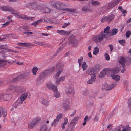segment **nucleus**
Wrapping results in <instances>:
<instances>
[{
    "label": "nucleus",
    "mask_w": 131,
    "mask_h": 131,
    "mask_svg": "<svg viewBox=\"0 0 131 131\" xmlns=\"http://www.w3.org/2000/svg\"><path fill=\"white\" fill-rule=\"evenodd\" d=\"M41 102L43 105L47 106L49 103V101L46 99H43L41 101Z\"/></svg>",
    "instance_id": "34"
},
{
    "label": "nucleus",
    "mask_w": 131,
    "mask_h": 131,
    "mask_svg": "<svg viewBox=\"0 0 131 131\" xmlns=\"http://www.w3.org/2000/svg\"><path fill=\"white\" fill-rule=\"evenodd\" d=\"M39 131H50L49 128L46 124H44L41 127Z\"/></svg>",
    "instance_id": "18"
},
{
    "label": "nucleus",
    "mask_w": 131,
    "mask_h": 131,
    "mask_svg": "<svg viewBox=\"0 0 131 131\" xmlns=\"http://www.w3.org/2000/svg\"><path fill=\"white\" fill-rule=\"evenodd\" d=\"M79 118V117H74V118L72 120L70 123V124L71 125H72V124H73L71 127V129L70 130L69 128L68 127L67 128L66 131H72L74 129V125L76 124V122Z\"/></svg>",
    "instance_id": "8"
},
{
    "label": "nucleus",
    "mask_w": 131,
    "mask_h": 131,
    "mask_svg": "<svg viewBox=\"0 0 131 131\" xmlns=\"http://www.w3.org/2000/svg\"><path fill=\"white\" fill-rule=\"evenodd\" d=\"M25 47H30L32 45V44L30 43H25Z\"/></svg>",
    "instance_id": "56"
},
{
    "label": "nucleus",
    "mask_w": 131,
    "mask_h": 131,
    "mask_svg": "<svg viewBox=\"0 0 131 131\" xmlns=\"http://www.w3.org/2000/svg\"><path fill=\"white\" fill-rule=\"evenodd\" d=\"M29 4L32 9L34 10L37 9V8L39 6L38 3L35 1L30 3Z\"/></svg>",
    "instance_id": "16"
},
{
    "label": "nucleus",
    "mask_w": 131,
    "mask_h": 131,
    "mask_svg": "<svg viewBox=\"0 0 131 131\" xmlns=\"http://www.w3.org/2000/svg\"><path fill=\"white\" fill-rule=\"evenodd\" d=\"M20 87L18 86L11 85L9 86L7 90L8 92H13L19 89Z\"/></svg>",
    "instance_id": "10"
},
{
    "label": "nucleus",
    "mask_w": 131,
    "mask_h": 131,
    "mask_svg": "<svg viewBox=\"0 0 131 131\" xmlns=\"http://www.w3.org/2000/svg\"><path fill=\"white\" fill-rule=\"evenodd\" d=\"M126 129V130L127 131L130 130H131V127H130L128 125L126 126V127L125 128Z\"/></svg>",
    "instance_id": "58"
},
{
    "label": "nucleus",
    "mask_w": 131,
    "mask_h": 131,
    "mask_svg": "<svg viewBox=\"0 0 131 131\" xmlns=\"http://www.w3.org/2000/svg\"><path fill=\"white\" fill-rule=\"evenodd\" d=\"M40 121L39 119H34L28 124V128L30 129H32Z\"/></svg>",
    "instance_id": "7"
},
{
    "label": "nucleus",
    "mask_w": 131,
    "mask_h": 131,
    "mask_svg": "<svg viewBox=\"0 0 131 131\" xmlns=\"http://www.w3.org/2000/svg\"><path fill=\"white\" fill-rule=\"evenodd\" d=\"M12 98L11 95L9 94H0V100H3L6 101H9Z\"/></svg>",
    "instance_id": "9"
},
{
    "label": "nucleus",
    "mask_w": 131,
    "mask_h": 131,
    "mask_svg": "<svg viewBox=\"0 0 131 131\" xmlns=\"http://www.w3.org/2000/svg\"><path fill=\"white\" fill-rule=\"evenodd\" d=\"M121 127H123V129L122 130L121 129V130H120V131H126V129H125V128L124 127V126H123L121 125Z\"/></svg>",
    "instance_id": "63"
},
{
    "label": "nucleus",
    "mask_w": 131,
    "mask_h": 131,
    "mask_svg": "<svg viewBox=\"0 0 131 131\" xmlns=\"http://www.w3.org/2000/svg\"><path fill=\"white\" fill-rule=\"evenodd\" d=\"M23 101H22L20 98H18L16 101V103L21 104L23 103Z\"/></svg>",
    "instance_id": "49"
},
{
    "label": "nucleus",
    "mask_w": 131,
    "mask_h": 131,
    "mask_svg": "<svg viewBox=\"0 0 131 131\" xmlns=\"http://www.w3.org/2000/svg\"><path fill=\"white\" fill-rule=\"evenodd\" d=\"M67 42H65L61 47L59 48L57 50V52L55 54L53 55L54 57L56 56L57 54H58L60 52V51L63 49V48L67 45Z\"/></svg>",
    "instance_id": "25"
},
{
    "label": "nucleus",
    "mask_w": 131,
    "mask_h": 131,
    "mask_svg": "<svg viewBox=\"0 0 131 131\" xmlns=\"http://www.w3.org/2000/svg\"><path fill=\"white\" fill-rule=\"evenodd\" d=\"M121 11L123 14H124L123 16H125V14L127 13V12L126 10H124V9L122 10Z\"/></svg>",
    "instance_id": "57"
},
{
    "label": "nucleus",
    "mask_w": 131,
    "mask_h": 131,
    "mask_svg": "<svg viewBox=\"0 0 131 131\" xmlns=\"http://www.w3.org/2000/svg\"><path fill=\"white\" fill-rule=\"evenodd\" d=\"M38 68L36 67H34L32 69V71L33 74L36 75V73L37 71Z\"/></svg>",
    "instance_id": "41"
},
{
    "label": "nucleus",
    "mask_w": 131,
    "mask_h": 131,
    "mask_svg": "<svg viewBox=\"0 0 131 131\" xmlns=\"http://www.w3.org/2000/svg\"><path fill=\"white\" fill-rule=\"evenodd\" d=\"M66 93L68 94H74V91L73 86L71 85L69 86L68 89L66 91Z\"/></svg>",
    "instance_id": "13"
},
{
    "label": "nucleus",
    "mask_w": 131,
    "mask_h": 131,
    "mask_svg": "<svg viewBox=\"0 0 131 131\" xmlns=\"http://www.w3.org/2000/svg\"><path fill=\"white\" fill-rule=\"evenodd\" d=\"M62 71L63 70H62V69H58L57 70V73L55 75V76L56 77H58L59 76L60 73L61 72H62Z\"/></svg>",
    "instance_id": "43"
},
{
    "label": "nucleus",
    "mask_w": 131,
    "mask_h": 131,
    "mask_svg": "<svg viewBox=\"0 0 131 131\" xmlns=\"http://www.w3.org/2000/svg\"><path fill=\"white\" fill-rule=\"evenodd\" d=\"M104 71V72L105 75L107 74V75H108L109 74H110L111 71L109 68H107L106 69H105L103 70Z\"/></svg>",
    "instance_id": "36"
},
{
    "label": "nucleus",
    "mask_w": 131,
    "mask_h": 131,
    "mask_svg": "<svg viewBox=\"0 0 131 131\" xmlns=\"http://www.w3.org/2000/svg\"><path fill=\"white\" fill-rule=\"evenodd\" d=\"M82 11L84 13L86 12H92V10L89 7L86 6H84L82 8Z\"/></svg>",
    "instance_id": "19"
},
{
    "label": "nucleus",
    "mask_w": 131,
    "mask_h": 131,
    "mask_svg": "<svg viewBox=\"0 0 131 131\" xmlns=\"http://www.w3.org/2000/svg\"><path fill=\"white\" fill-rule=\"evenodd\" d=\"M120 69L119 68H117L112 70V73L114 74H116L118 73L120 70Z\"/></svg>",
    "instance_id": "38"
},
{
    "label": "nucleus",
    "mask_w": 131,
    "mask_h": 131,
    "mask_svg": "<svg viewBox=\"0 0 131 131\" xmlns=\"http://www.w3.org/2000/svg\"><path fill=\"white\" fill-rule=\"evenodd\" d=\"M131 34V32L129 30L127 31L126 34V36L127 38H128L130 36Z\"/></svg>",
    "instance_id": "48"
},
{
    "label": "nucleus",
    "mask_w": 131,
    "mask_h": 131,
    "mask_svg": "<svg viewBox=\"0 0 131 131\" xmlns=\"http://www.w3.org/2000/svg\"><path fill=\"white\" fill-rule=\"evenodd\" d=\"M118 32L117 30V29L114 28L112 29V31L109 33V34L110 35H114L117 33Z\"/></svg>",
    "instance_id": "28"
},
{
    "label": "nucleus",
    "mask_w": 131,
    "mask_h": 131,
    "mask_svg": "<svg viewBox=\"0 0 131 131\" xmlns=\"http://www.w3.org/2000/svg\"><path fill=\"white\" fill-rule=\"evenodd\" d=\"M116 85L115 84H112L108 85L107 84H106L104 85V88L106 90H109L113 89Z\"/></svg>",
    "instance_id": "15"
},
{
    "label": "nucleus",
    "mask_w": 131,
    "mask_h": 131,
    "mask_svg": "<svg viewBox=\"0 0 131 131\" xmlns=\"http://www.w3.org/2000/svg\"><path fill=\"white\" fill-rule=\"evenodd\" d=\"M104 32H101L100 34L94 36L92 39L96 43H99L102 41L104 38H106Z\"/></svg>",
    "instance_id": "3"
},
{
    "label": "nucleus",
    "mask_w": 131,
    "mask_h": 131,
    "mask_svg": "<svg viewBox=\"0 0 131 131\" xmlns=\"http://www.w3.org/2000/svg\"><path fill=\"white\" fill-rule=\"evenodd\" d=\"M65 79V77L64 76L61 77L60 78L58 79L55 82V84L56 85L58 84L60 82L64 81Z\"/></svg>",
    "instance_id": "21"
},
{
    "label": "nucleus",
    "mask_w": 131,
    "mask_h": 131,
    "mask_svg": "<svg viewBox=\"0 0 131 131\" xmlns=\"http://www.w3.org/2000/svg\"><path fill=\"white\" fill-rule=\"evenodd\" d=\"M111 75L112 78L116 81H118L120 80V76L117 75L112 74Z\"/></svg>",
    "instance_id": "23"
},
{
    "label": "nucleus",
    "mask_w": 131,
    "mask_h": 131,
    "mask_svg": "<svg viewBox=\"0 0 131 131\" xmlns=\"http://www.w3.org/2000/svg\"><path fill=\"white\" fill-rule=\"evenodd\" d=\"M28 95L26 93H24L21 94L20 99L22 101H24L27 98Z\"/></svg>",
    "instance_id": "31"
},
{
    "label": "nucleus",
    "mask_w": 131,
    "mask_h": 131,
    "mask_svg": "<svg viewBox=\"0 0 131 131\" xmlns=\"http://www.w3.org/2000/svg\"><path fill=\"white\" fill-rule=\"evenodd\" d=\"M104 57L105 59L107 60H109L110 59L109 55L107 53H105L104 54Z\"/></svg>",
    "instance_id": "47"
},
{
    "label": "nucleus",
    "mask_w": 131,
    "mask_h": 131,
    "mask_svg": "<svg viewBox=\"0 0 131 131\" xmlns=\"http://www.w3.org/2000/svg\"><path fill=\"white\" fill-rule=\"evenodd\" d=\"M109 47L110 48V51H112L113 50V46L112 45H109Z\"/></svg>",
    "instance_id": "60"
},
{
    "label": "nucleus",
    "mask_w": 131,
    "mask_h": 131,
    "mask_svg": "<svg viewBox=\"0 0 131 131\" xmlns=\"http://www.w3.org/2000/svg\"><path fill=\"white\" fill-rule=\"evenodd\" d=\"M46 86L48 89L53 90L54 92V96L56 98H58L60 96V93L57 91V87L52 83H50L47 84Z\"/></svg>",
    "instance_id": "2"
},
{
    "label": "nucleus",
    "mask_w": 131,
    "mask_h": 131,
    "mask_svg": "<svg viewBox=\"0 0 131 131\" xmlns=\"http://www.w3.org/2000/svg\"><path fill=\"white\" fill-rule=\"evenodd\" d=\"M63 65L62 62H59L56 65V68L57 69H62L63 70Z\"/></svg>",
    "instance_id": "24"
},
{
    "label": "nucleus",
    "mask_w": 131,
    "mask_h": 131,
    "mask_svg": "<svg viewBox=\"0 0 131 131\" xmlns=\"http://www.w3.org/2000/svg\"><path fill=\"white\" fill-rule=\"evenodd\" d=\"M68 120L67 117H65L64 121V122L62 125V128L63 129L65 128V125H66L68 123Z\"/></svg>",
    "instance_id": "29"
},
{
    "label": "nucleus",
    "mask_w": 131,
    "mask_h": 131,
    "mask_svg": "<svg viewBox=\"0 0 131 131\" xmlns=\"http://www.w3.org/2000/svg\"><path fill=\"white\" fill-rule=\"evenodd\" d=\"M68 43L74 47H76L78 45V41L76 40L73 36L70 37H69L68 39Z\"/></svg>",
    "instance_id": "4"
},
{
    "label": "nucleus",
    "mask_w": 131,
    "mask_h": 131,
    "mask_svg": "<svg viewBox=\"0 0 131 131\" xmlns=\"http://www.w3.org/2000/svg\"><path fill=\"white\" fill-rule=\"evenodd\" d=\"M118 42L121 45L123 46H124L125 44L126 41L124 39L119 40Z\"/></svg>",
    "instance_id": "44"
},
{
    "label": "nucleus",
    "mask_w": 131,
    "mask_h": 131,
    "mask_svg": "<svg viewBox=\"0 0 131 131\" xmlns=\"http://www.w3.org/2000/svg\"><path fill=\"white\" fill-rule=\"evenodd\" d=\"M54 69V68L53 67L44 71L40 75V77L38 78L37 82V84H39L43 82V80L40 79V78H44L47 77L49 75L53 72Z\"/></svg>",
    "instance_id": "1"
},
{
    "label": "nucleus",
    "mask_w": 131,
    "mask_h": 131,
    "mask_svg": "<svg viewBox=\"0 0 131 131\" xmlns=\"http://www.w3.org/2000/svg\"><path fill=\"white\" fill-rule=\"evenodd\" d=\"M67 103H64L63 104V107L65 109H67L69 107V105Z\"/></svg>",
    "instance_id": "50"
},
{
    "label": "nucleus",
    "mask_w": 131,
    "mask_h": 131,
    "mask_svg": "<svg viewBox=\"0 0 131 131\" xmlns=\"http://www.w3.org/2000/svg\"><path fill=\"white\" fill-rule=\"evenodd\" d=\"M20 18L23 19H28L31 20L32 19V18H31L30 17H27V16L24 15H21L20 17Z\"/></svg>",
    "instance_id": "37"
},
{
    "label": "nucleus",
    "mask_w": 131,
    "mask_h": 131,
    "mask_svg": "<svg viewBox=\"0 0 131 131\" xmlns=\"http://www.w3.org/2000/svg\"><path fill=\"white\" fill-rule=\"evenodd\" d=\"M96 79V77L94 76L91 77V78L87 81V83L88 84H91Z\"/></svg>",
    "instance_id": "22"
},
{
    "label": "nucleus",
    "mask_w": 131,
    "mask_h": 131,
    "mask_svg": "<svg viewBox=\"0 0 131 131\" xmlns=\"http://www.w3.org/2000/svg\"><path fill=\"white\" fill-rule=\"evenodd\" d=\"M56 32L61 35H69L70 33V31H67L64 30H57Z\"/></svg>",
    "instance_id": "12"
},
{
    "label": "nucleus",
    "mask_w": 131,
    "mask_h": 131,
    "mask_svg": "<svg viewBox=\"0 0 131 131\" xmlns=\"http://www.w3.org/2000/svg\"><path fill=\"white\" fill-rule=\"evenodd\" d=\"M45 13H49L50 12V9L48 7H46L45 9Z\"/></svg>",
    "instance_id": "53"
},
{
    "label": "nucleus",
    "mask_w": 131,
    "mask_h": 131,
    "mask_svg": "<svg viewBox=\"0 0 131 131\" xmlns=\"http://www.w3.org/2000/svg\"><path fill=\"white\" fill-rule=\"evenodd\" d=\"M99 48L97 47H96L94 49V51L93 52V54L95 55H96L99 52Z\"/></svg>",
    "instance_id": "42"
},
{
    "label": "nucleus",
    "mask_w": 131,
    "mask_h": 131,
    "mask_svg": "<svg viewBox=\"0 0 131 131\" xmlns=\"http://www.w3.org/2000/svg\"><path fill=\"white\" fill-rule=\"evenodd\" d=\"M36 44L40 46H42L44 47H45L46 46V45L45 43L39 41L36 42Z\"/></svg>",
    "instance_id": "45"
},
{
    "label": "nucleus",
    "mask_w": 131,
    "mask_h": 131,
    "mask_svg": "<svg viewBox=\"0 0 131 131\" xmlns=\"http://www.w3.org/2000/svg\"><path fill=\"white\" fill-rule=\"evenodd\" d=\"M110 27L109 26H107L106 27L104 30V31L102 32H104V34L105 35V37H106L107 36V34L108 33L110 30Z\"/></svg>",
    "instance_id": "27"
},
{
    "label": "nucleus",
    "mask_w": 131,
    "mask_h": 131,
    "mask_svg": "<svg viewBox=\"0 0 131 131\" xmlns=\"http://www.w3.org/2000/svg\"><path fill=\"white\" fill-rule=\"evenodd\" d=\"M0 8L3 11H9L12 12L14 11V9L8 6H3Z\"/></svg>",
    "instance_id": "14"
},
{
    "label": "nucleus",
    "mask_w": 131,
    "mask_h": 131,
    "mask_svg": "<svg viewBox=\"0 0 131 131\" xmlns=\"http://www.w3.org/2000/svg\"><path fill=\"white\" fill-rule=\"evenodd\" d=\"M104 71L103 70L100 72L99 75V77L100 78H102L104 77L105 75L104 72Z\"/></svg>",
    "instance_id": "39"
},
{
    "label": "nucleus",
    "mask_w": 131,
    "mask_h": 131,
    "mask_svg": "<svg viewBox=\"0 0 131 131\" xmlns=\"http://www.w3.org/2000/svg\"><path fill=\"white\" fill-rule=\"evenodd\" d=\"M7 47L5 46L2 45L0 46V50H1V49H3L4 50V51H5L7 50Z\"/></svg>",
    "instance_id": "51"
},
{
    "label": "nucleus",
    "mask_w": 131,
    "mask_h": 131,
    "mask_svg": "<svg viewBox=\"0 0 131 131\" xmlns=\"http://www.w3.org/2000/svg\"><path fill=\"white\" fill-rule=\"evenodd\" d=\"M13 51V50L10 49H7V50H6V51H5L6 52L8 51L9 52H11Z\"/></svg>",
    "instance_id": "62"
},
{
    "label": "nucleus",
    "mask_w": 131,
    "mask_h": 131,
    "mask_svg": "<svg viewBox=\"0 0 131 131\" xmlns=\"http://www.w3.org/2000/svg\"><path fill=\"white\" fill-rule=\"evenodd\" d=\"M5 64L6 62L4 60H0V67L5 65Z\"/></svg>",
    "instance_id": "46"
},
{
    "label": "nucleus",
    "mask_w": 131,
    "mask_h": 131,
    "mask_svg": "<svg viewBox=\"0 0 131 131\" xmlns=\"http://www.w3.org/2000/svg\"><path fill=\"white\" fill-rule=\"evenodd\" d=\"M83 61V58L82 56L80 57L78 60V62L80 67H81Z\"/></svg>",
    "instance_id": "33"
},
{
    "label": "nucleus",
    "mask_w": 131,
    "mask_h": 131,
    "mask_svg": "<svg viewBox=\"0 0 131 131\" xmlns=\"http://www.w3.org/2000/svg\"><path fill=\"white\" fill-rule=\"evenodd\" d=\"M125 58L123 57H120L118 59L119 63L122 65L123 67H125Z\"/></svg>",
    "instance_id": "17"
},
{
    "label": "nucleus",
    "mask_w": 131,
    "mask_h": 131,
    "mask_svg": "<svg viewBox=\"0 0 131 131\" xmlns=\"http://www.w3.org/2000/svg\"><path fill=\"white\" fill-rule=\"evenodd\" d=\"M76 110H74L72 113L70 115V116H71V117H73V116H74L76 113Z\"/></svg>",
    "instance_id": "59"
},
{
    "label": "nucleus",
    "mask_w": 131,
    "mask_h": 131,
    "mask_svg": "<svg viewBox=\"0 0 131 131\" xmlns=\"http://www.w3.org/2000/svg\"><path fill=\"white\" fill-rule=\"evenodd\" d=\"M114 18V16L111 14L103 18L101 20V21L103 22L106 21L109 23L112 21Z\"/></svg>",
    "instance_id": "6"
},
{
    "label": "nucleus",
    "mask_w": 131,
    "mask_h": 131,
    "mask_svg": "<svg viewBox=\"0 0 131 131\" xmlns=\"http://www.w3.org/2000/svg\"><path fill=\"white\" fill-rule=\"evenodd\" d=\"M19 45L21 46L25 47V43H20L19 44Z\"/></svg>",
    "instance_id": "64"
},
{
    "label": "nucleus",
    "mask_w": 131,
    "mask_h": 131,
    "mask_svg": "<svg viewBox=\"0 0 131 131\" xmlns=\"http://www.w3.org/2000/svg\"><path fill=\"white\" fill-rule=\"evenodd\" d=\"M23 33L24 34H26L27 35H28L32 34V32H23Z\"/></svg>",
    "instance_id": "61"
},
{
    "label": "nucleus",
    "mask_w": 131,
    "mask_h": 131,
    "mask_svg": "<svg viewBox=\"0 0 131 131\" xmlns=\"http://www.w3.org/2000/svg\"><path fill=\"white\" fill-rule=\"evenodd\" d=\"M9 23H10V22L9 21H7L4 24H3L2 25V27H5V26H7L9 24Z\"/></svg>",
    "instance_id": "55"
},
{
    "label": "nucleus",
    "mask_w": 131,
    "mask_h": 131,
    "mask_svg": "<svg viewBox=\"0 0 131 131\" xmlns=\"http://www.w3.org/2000/svg\"><path fill=\"white\" fill-rule=\"evenodd\" d=\"M62 5V3L58 2H55L53 5L54 7L57 8L61 6Z\"/></svg>",
    "instance_id": "30"
},
{
    "label": "nucleus",
    "mask_w": 131,
    "mask_h": 131,
    "mask_svg": "<svg viewBox=\"0 0 131 131\" xmlns=\"http://www.w3.org/2000/svg\"><path fill=\"white\" fill-rule=\"evenodd\" d=\"M2 112L4 117H5L7 115V110L6 109L4 108L2 110Z\"/></svg>",
    "instance_id": "40"
},
{
    "label": "nucleus",
    "mask_w": 131,
    "mask_h": 131,
    "mask_svg": "<svg viewBox=\"0 0 131 131\" xmlns=\"http://www.w3.org/2000/svg\"><path fill=\"white\" fill-rule=\"evenodd\" d=\"M70 24V23L68 22L67 23H64V25L62 26V27L63 28H65L66 26L69 25Z\"/></svg>",
    "instance_id": "54"
},
{
    "label": "nucleus",
    "mask_w": 131,
    "mask_h": 131,
    "mask_svg": "<svg viewBox=\"0 0 131 131\" xmlns=\"http://www.w3.org/2000/svg\"><path fill=\"white\" fill-rule=\"evenodd\" d=\"M62 115L61 114H60L58 115L56 117L55 119L53 121L52 123V125L56 126L58 122L60 119L62 117Z\"/></svg>",
    "instance_id": "11"
},
{
    "label": "nucleus",
    "mask_w": 131,
    "mask_h": 131,
    "mask_svg": "<svg viewBox=\"0 0 131 131\" xmlns=\"http://www.w3.org/2000/svg\"><path fill=\"white\" fill-rule=\"evenodd\" d=\"M83 70L84 71L87 68L88 65L86 64V62H84L82 64H81V66Z\"/></svg>",
    "instance_id": "32"
},
{
    "label": "nucleus",
    "mask_w": 131,
    "mask_h": 131,
    "mask_svg": "<svg viewBox=\"0 0 131 131\" xmlns=\"http://www.w3.org/2000/svg\"><path fill=\"white\" fill-rule=\"evenodd\" d=\"M23 78V75L22 74L19 75L16 78H14L13 79H10V82H15L18 80L21 79Z\"/></svg>",
    "instance_id": "20"
},
{
    "label": "nucleus",
    "mask_w": 131,
    "mask_h": 131,
    "mask_svg": "<svg viewBox=\"0 0 131 131\" xmlns=\"http://www.w3.org/2000/svg\"><path fill=\"white\" fill-rule=\"evenodd\" d=\"M62 9L63 11H68L69 12L75 13L76 12V9L74 8H65Z\"/></svg>",
    "instance_id": "26"
},
{
    "label": "nucleus",
    "mask_w": 131,
    "mask_h": 131,
    "mask_svg": "<svg viewBox=\"0 0 131 131\" xmlns=\"http://www.w3.org/2000/svg\"><path fill=\"white\" fill-rule=\"evenodd\" d=\"M97 71L96 68L94 67L88 69L86 71L87 74L90 75L91 77L94 76L96 77V74Z\"/></svg>",
    "instance_id": "5"
},
{
    "label": "nucleus",
    "mask_w": 131,
    "mask_h": 131,
    "mask_svg": "<svg viewBox=\"0 0 131 131\" xmlns=\"http://www.w3.org/2000/svg\"><path fill=\"white\" fill-rule=\"evenodd\" d=\"M91 3L92 5L94 6L98 5L100 4V3L97 1L92 0L91 1Z\"/></svg>",
    "instance_id": "35"
},
{
    "label": "nucleus",
    "mask_w": 131,
    "mask_h": 131,
    "mask_svg": "<svg viewBox=\"0 0 131 131\" xmlns=\"http://www.w3.org/2000/svg\"><path fill=\"white\" fill-rule=\"evenodd\" d=\"M118 1H119L118 0H114L113 4V6H115L118 3Z\"/></svg>",
    "instance_id": "52"
}]
</instances>
